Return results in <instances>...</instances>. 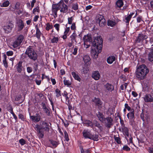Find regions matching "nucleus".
Instances as JSON below:
<instances>
[{
  "label": "nucleus",
  "instance_id": "obj_56",
  "mask_svg": "<svg viewBox=\"0 0 153 153\" xmlns=\"http://www.w3.org/2000/svg\"><path fill=\"white\" fill-rule=\"evenodd\" d=\"M27 70L28 73H30L32 71L33 69L31 67H28L27 68Z\"/></svg>",
  "mask_w": 153,
  "mask_h": 153
},
{
  "label": "nucleus",
  "instance_id": "obj_46",
  "mask_svg": "<svg viewBox=\"0 0 153 153\" xmlns=\"http://www.w3.org/2000/svg\"><path fill=\"white\" fill-rule=\"evenodd\" d=\"M10 4L9 1H7L4 2L2 4H1V7H7Z\"/></svg>",
  "mask_w": 153,
  "mask_h": 153
},
{
  "label": "nucleus",
  "instance_id": "obj_21",
  "mask_svg": "<svg viewBox=\"0 0 153 153\" xmlns=\"http://www.w3.org/2000/svg\"><path fill=\"white\" fill-rule=\"evenodd\" d=\"M99 120L101 122H103L105 118L104 117V116L103 114L100 112H99L97 114H96Z\"/></svg>",
  "mask_w": 153,
  "mask_h": 153
},
{
  "label": "nucleus",
  "instance_id": "obj_64",
  "mask_svg": "<svg viewBox=\"0 0 153 153\" xmlns=\"http://www.w3.org/2000/svg\"><path fill=\"white\" fill-rule=\"evenodd\" d=\"M87 43H85L84 42V47H85L86 48H89L90 46V44H86Z\"/></svg>",
  "mask_w": 153,
  "mask_h": 153
},
{
  "label": "nucleus",
  "instance_id": "obj_50",
  "mask_svg": "<svg viewBox=\"0 0 153 153\" xmlns=\"http://www.w3.org/2000/svg\"><path fill=\"white\" fill-rule=\"evenodd\" d=\"M19 142L22 146L24 145L26 143L25 141L23 139H21L19 140Z\"/></svg>",
  "mask_w": 153,
  "mask_h": 153
},
{
  "label": "nucleus",
  "instance_id": "obj_57",
  "mask_svg": "<svg viewBox=\"0 0 153 153\" xmlns=\"http://www.w3.org/2000/svg\"><path fill=\"white\" fill-rule=\"evenodd\" d=\"M20 6V3L19 2H17L16 3V4L15 5V6L14 7V9H18L19 8Z\"/></svg>",
  "mask_w": 153,
  "mask_h": 153
},
{
  "label": "nucleus",
  "instance_id": "obj_34",
  "mask_svg": "<svg viewBox=\"0 0 153 153\" xmlns=\"http://www.w3.org/2000/svg\"><path fill=\"white\" fill-rule=\"evenodd\" d=\"M94 124L95 126L97 127L100 130L102 131V127L100 123L97 121H95Z\"/></svg>",
  "mask_w": 153,
  "mask_h": 153
},
{
  "label": "nucleus",
  "instance_id": "obj_40",
  "mask_svg": "<svg viewBox=\"0 0 153 153\" xmlns=\"http://www.w3.org/2000/svg\"><path fill=\"white\" fill-rule=\"evenodd\" d=\"M44 112L46 114V115L48 116H51V113H50V110L48 108H46L43 110Z\"/></svg>",
  "mask_w": 153,
  "mask_h": 153
},
{
  "label": "nucleus",
  "instance_id": "obj_9",
  "mask_svg": "<svg viewBox=\"0 0 153 153\" xmlns=\"http://www.w3.org/2000/svg\"><path fill=\"white\" fill-rule=\"evenodd\" d=\"M113 120L111 117H108L105 119L103 122L105 123V126L110 128L113 125Z\"/></svg>",
  "mask_w": 153,
  "mask_h": 153
},
{
  "label": "nucleus",
  "instance_id": "obj_39",
  "mask_svg": "<svg viewBox=\"0 0 153 153\" xmlns=\"http://www.w3.org/2000/svg\"><path fill=\"white\" fill-rule=\"evenodd\" d=\"M55 92L56 94V97L58 98L61 96V92L58 88H56L55 90Z\"/></svg>",
  "mask_w": 153,
  "mask_h": 153
},
{
  "label": "nucleus",
  "instance_id": "obj_43",
  "mask_svg": "<svg viewBox=\"0 0 153 153\" xmlns=\"http://www.w3.org/2000/svg\"><path fill=\"white\" fill-rule=\"evenodd\" d=\"M53 27V26L52 25H50L49 23H48L46 24V27L45 29L47 30L48 31L50 29H51Z\"/></svg>",
  "mask_w": 153,
  "mask_h": 153
},
{
  "label": "nucleus",
  "instance_id": "obj_58",
  "mask_svg": "<svg viewBox=\"0 0 153 153\" xmlns=\"http://www.w3.org/2000/svg\"><path fill=\"white\" fill-rule=\"evenodd\" d=\"M13 53L12 51H9L6 52V54L8 56H11L13 55Z\"/></svg>",
  "mask_w": 153,
  "mask_h": 153
},
{
  "label": "nucleus",
  "instance_id": "obj_44",
  "mask_svg": "<svg viewBox=\"0 0 153 153\" xmlns=\"http://www.w3.org/2000/svg\"><path fill=\"white\" fill-rule=\"evenodd\" d=\"M59 41V39L58 37H54L53 39L51 40V43H57Z\"/></svg>",
  "mask_w": 153,
  "mask_h": 153
},
{
  "label": "nucleus",
  "instance_id": "obj_20",
  "mask_svg": "<svg viewBox=\"0 0 153 153\" xmlns=\"http://www.w3.org/2000/svg\"><path fill=\"white\" fill-rule=\"evenodd\" d=\"M127 117L128 119L132 120L134 119V110L133 109H132L131 111L127 114Z\"/></svg>",
  "mask_w": 153,
  "mask_h": 153
},
{
  "label": "nucleus",
  "instance_id": "obj_30",
  "mask_svg": "<svg viewBox=\"0 0 153 153\" xmlns=\"http://www.w3.org/2000/svg\"><path fill=\"white\" fill-rule=\"evenodd\" d=\"M4 59L3 60V62L4 66L7 68L8 67V63L6 59L7 56L5 54H4L3 55Z\"/></svg>",
  "mask_w": 153,
  "mask_h": 153
},
{
  "label": "nucleus",
  "instance_id": "obj_23",
  "mask_svg": "<svg viewBox=\"0 0 153 153\" xmlns=\"http://www.w3.org/2000/svg\"><path fill=\"white\" fill-rule=\"evenodd\" d=\"M88 70V67L87 65H85L81 69L80 71L82 74H85L87 73Z\"/></svg>",
  "mask_w": 153,
  "mask_h": 153
},
{
  "label": "nucleus",
  "instance_id": "obj_55",
  "mask_svg": "<svg viewBox=\"0 0 153 153\" xmlns=\"http://www.w3.org/2000/svg\"><path fill=\"white\" fill-rule=\"evenodd\" d=\"M19 118L22 121H24L25 118L24 115L22 114H19L18 115Z\"/></svg>",
  "mask_w": 153,
  "mask_h": 153
},
{
  "label": "nucleus",
  "instance_id": "obj_17",
  "mask_svg": "<svg viewBox=\"0 0 153 153\" xmlns=\"http://www.w3.org/2000/svg\"><path fill=\"white\" fill-rule=\"evenodd\" d=\"M92 77L96 80H97L100 78V75L98 71H94L92 74Z\"/></svg>",
  "mask_w": 153,
  "mask_h": 153
},
{
  "label": "nucleus",
  "instance_id": "obj_8",
  "mask_svg": "<svg viewBox=\"0 0 153 153\" xmlns=\"http://www.w3.org/2000/svg\"><path fill=\"white\" fill-rule=\"evenodd\" d=\"M41 112L39 113H37L34 115H30V118L31 120L34 123H38L39 121H42L41 115Z\"/></svg>",
  "mask_w": 153,
  "mask_h": 153
},
{
  "label": "nucleus",
  "instance_id": "obj_16",
  "mask_svg": "<svg viewBox=\"0 0 153 153\" xmlns=\"http://www.w3.org/2000/svg\"><path fill=\"white\" fill-rule=\"evenodd\" d=\"M22 61H19L15 66L16 69L18 72L19 73H21L23 69V67L22 66Z\"/></svg>",
  "mask_w": 153,
  "mask_h": 153
},
{
  "label": "nucleus",
  "instance_id": "obj_59",
  "mask_svg": "<svg viewBox=\"0 0 153 153\" xmlns=\"http://www.w3.org/2000/svg\"><path fill=\"white\" fill-rule=\"evenodd\" d=\"M125 108L126 109H127L128 111L131 110V107L128 105V104L127 103H126L125 104Z\"/></svg>",
  "mask_w": 153,
  "mask_h": 153
},
{
  "label": "nucleus",
  "instance_id": "obj_49",
  "mask_svg": "<svg viewBox=\"0 0 153 153\" xmlns=\"http://www.w3.org/2000/svg\"><path fill=\"white\" fill-rule=\"evenodd\" d=\"M131 18V16H129V15H128V16L126 17L125 18V20H126V23H128V24Z\"/></svg>",
  "mask_w": 153,
  "mask_h": 153
},
{
  "label": "nucleus",
  "instance_id": "obj_7",
  "mask_svg": "<svg viewBox=\"0 0 153 153\" xmlns=\"http://www.w3.org/2000/svg\"><path fill=\"white\" fill-rule=\"evenodd\" d=\"M59 9L61 12L66 13L68 11V7L64 3L63 0H61L58 3Z\"/></svg>",
  "mask_w": 153,
  "mask_h": 153
},
{
  "label": "nucleus",
  "instance_id": "obj_37",
  "mask_svg": "<svg viewBox=\"0 0 153 153\" xmlns=\"http://www.w3.org/2000/svg\"><path fill=\"white\" fill-rule=\"evenodd\" d=\"M24 37L23 35H20L18 37L16 40L21 43L24 39Z\"/></svg>",
  "mask_w": 153,
  "mask_h": 153
},
{
  "label": "nucleus",
  "instance_id": "obj_48",
  "mask_svg": "<svg viewBox=\"0 0 153 153\" xmlns=\"http://www.w3.org/2000/svg\"><path fill=\"white\" fill-rule=\"evenodd\" d=\"M130 149V148L127 145L124 146L123 148V149L126 151H129Z\"/></svg>",
  "mask_w": 153,
  "mask_h": 153
},
{
  "label": "nucleus",
  "instance_id": "obj_25",
  "mask_svg": "<svg viewBox=\"0 0 153 153\" xmlns=\"http://www.w3.org/2000/svg\"><path fill=\"white\" fill-rule=\"evenodd\" d=\"M115 58L114 56H109L107 59V62L109 64H112L114 61H115Z\"/></svg>",
  "mask_w": 153,
  "mask_h": 153
},
{
  "label": "nucleus",
  "instance_id": "obj_26",
  "mask_svg": "<svg viewBox=\"0 0 153 153\" xmlns=\"http://www.w3.org/2000/svg\"><path fill=\"white\" fill-rule=\"evenodd\" d=\"M71 74L73 76V77L74 78V79L79 82H80L81 79L78 75L76 73L74 72H71Z\"/></svg>",
  "mask_w": 153,
  "mask_h": 153
},
{
  "label": "nucleus",
  "instance_id": "obj_10",
  "mask_svg": "<svg viewBox=\"0 0 153 153\" xmlns=\"http://www.w3.org/2000/svg\"><path fill=\"white\" fill-rule=\"evenodd\" d=\"M35 129L38 133V135L40 138H42L43 137L44 134L43 129L40 128V126L38 124L36 125Z\"/></svg>",
  "mask_w": 153,
  "mask_h": 153
},
{
  "label": "nucleus",
  "instance_id": "obj_52",
  "mask_svg": "<svg viewBox=\"0 0 153 153\" xmlns=\"http://www.w3.org/2000/svg\"><path fill=\"white\" fill-rule=\"evenodd\" d=\"M137 22L140 23L141 21L143 22V21L142 20V16H139L137 18Z\"/></svg>",
  "mask_w": 153,
  "mask_h": 153
},
{
  "label": "nucleus",
  "instance_id": "obj_4",
  "mask_svg": "<svg viewBox=\"0 0 153 153\" xmlns=\"http://www.w3.org/2000/svg\"><path fill=\"white\" fill-rule=\"evenodd\" d=\"M82 134L83 136L85 139L89 138L96 141L98 140V135L97 134L94 135L92 134L91 131L88 130H84L82 132Z\"/></svg>",
  "mask_w": 153,
  "mask_h": 153
},
{
  "label": "nucleus",
  "instance_id": "obj_61",
  "mask_svg": "<svg viewBox=\"0 0 153 153\" xmlns=\"http://www.w3.org/2000/svg\"><path fill=\"white\" fill-rule=\"evenodd\" d=\"M42 106V108L43 110L45 109L46 108H47L45 103L44 102H42L41 104Z\"/></svg>",
  "mask_w": 153,
  "mask_h": 153
},
{
  "label": "nucleus",
  "instance_id": "obj_24",
  "mask_svg": "<svg viewBox=\"0 0 153 153\" xmlns=\"http://www.w3.org/2000/svg\"><path fill=\"white\" fill-rule=\"evenodd\" d=\"M76 33L75 31H74L72 34V35H71L70 36L71 42H72V43H74V42H75L76 43L77 42L76 39Z\"/></svg>",
  "mask_w": 153,
  "mask_h": 153
},
{
  "label": "nucleus",
  "instance_id": "obj_60",
  "mask_svg": "<svg viewBox=\"0 0 153 153\" xmlns=\"http://www.w3.org/2000/svg\"><path fill=\"white\" fill-rule=\"evenodd\" d=\"M78 48L76 47L74 49V51L72 53V54L74 55H76L77 53Z\"/></svg>",
  "mask_w": 153,
  "mask_h": 153
},
{
  "label": "nucleus",
  "instance_id": "obj_22",
  "mask_svg": "<svg viewBox=\"0 0 153 153\" xmlns=\"http://www.w3.org/2000/svg\"><path fill=\"white\" fill-rule=\"evenodd\" d=\"M82 123L87 126H89L91 128L93 127V124L92 122L89 120H85Z\"/></svg>",
  "mask_w": 153,
  "mask_h": 153
},
{
  "label": "nucleus",
  "instance_id": "obj_11",
  "mask_svg": "<svg viewBox=\"0 0 153 153\" xmlns=\"http://www.w3.org/2000/svg\"><path fill=\"white\" fill-rule=\"evenodd\" d=\"M147 38L148 36L146 35L140 33L137 38L136 40H135V42L136 43L141 42L144 40L147 39Z\"/></svg>",
  "mask_w": 153,
  "mask_h": 153
},
{
  "label": "nucleus",
  "instance_id": "obj_6",
  "mask_svg": "<svg viewBox=\"0 0 153 153\" xmlns=\"http://www.w3.org/2000/svg\"><path fill=\"white\" fill-rule=\"evenodd\" d=\"M41 123L40 124V128L44 130V131L49 132L50 127L51 126V123H48L45 121H41Z\"/></svg>",
  "mask_w": 153,
  "mask_h": 153
},
{
  "label": "nucleus",
  "instance_id": "obj_47",
  "mask_svg": "<svg viewBox=\"0 0 153 153\" xmlns=\"http://www.w3.org/2000/svg\"><path fill=\"white\" fill-rule=\"evenodd\" d=\"M64 136H65L64 137H65V140L67 141H68L69 140L68 134L67 132V131L65 130L64 131Z\"/></svg>",
  "mask_w": 153,
  "mask_h": 153
},
{
  "label": "nucleus",
  "instance_id": "obj_35",
  "mask_svg": "<svg viewBox=\"0 0 153 153\" xmlns=\"http://www.w3.org/2000/svg\"><path fill=\"white\" fill-rule=\"evenodd\" d=\"M140 117L143 121L144 122L146 120H147L148 119L149 117L147 116L146 114H144L142 112L140 114Z\"/></svg>",
  "mask_w": 153,
  "mask_h": 153
},
{
  "label": "nucleus",
  "instance_id": "obj_28",
  "mask_svg": "<svg viewBox=\"0 0 153 153\" xmlns=\"http://www.w3.org/2000/svg\"><path fill=\"white\" fill-rule=\"evenodd\" d=\"M83 60L85 64H89V62L91 59L88 55H85L83 56Z\"/></svg>",
  "mask_w": 153,
  "mask_h": 153
},
{
  "label": "nucleus",
  "instance_id": "obj_3",
  "mask_svg": "<svg viewBox=\"0 0 153 153\" xmlns=\"http://www.w3.org/2000/svg\"><path fill=\"white\" fill-rule=\"evenodd\" d=\"M25 54L27 55L31 60L35 61L38 58V55L33 48L32 46H30L26 49Z\"/></svg>",
  "mask_w": 153,
  "mask_h": 153
},
{
  "label": "nucleus",
  "instance_id": "obj_63",
  "mask_svg": "<svg viewBox=\"0 0 153 153\" xmlns=\"http://www.w3.org/2000/svg\"><path fill=\"white\" fill-rule=\"evenodd\" d=\"M76 28L75 24V23H73L72 24V25L71 26V29L72 30H74Z\"/></svg>",
  "mask_w": 153,
  "mask_h": 153
},
{
  "label": "nucleus",
  "instance_id": "obj_62",
  "mask_svg": "<svg viewBox=\"0 0 153 153\" xmlns=\"http://www.w3.org/2000/svg\"><path fill=\"white\" fill-rule=\"evenodd\" d=\"M70 29V27H67L66 29L65 30V31L64 32V34H67L68 32L69 31Z\"/></svg>",
  "mask_w": 153,
  "mask_h": 153
},
{
  "label": "nucleus",
  "instance_id": "obj_41",
  "mask_svg": "<svg viewBox=\"0 0 153 153\" xmlns=\"http://www.w3.org/2000/svg\"><path fill=\"white\" fill-rule=\"evenodd\" d=\"M116 24V23L112 21L108 20V25L111 27L114 26Z\"/></svg>",
  "mask_w": 153,
  "mask_h": 153
},
{
  "label": "nucleus",
  "instance_id": "obj_54",
  "mask_svg": "<svg viewBox=\"0 0 153 153\" xmlns=\"http://www.w3.org/2000/svg\"><path fill=\"white\" fill-rule=\"evenodd\" d=\"M59 24H56L54 25V27H55V29L58 32H59Z\"/></svg>",
  "mask_w": 153,
  "mask_h": 153
},
{
  "label": "nucleus",
  "instance_id": "obj_18",
  "mask_svg": "<svg viewBox=\"0 0 153 153\" xmlns=\"http://www.w3.org/2000/svg\"><path fill=\"white\" fill-rule=\"evenodd\" d=\"M51 146L49 145L48 147L52 148H55L59 144V142L53 140H49Z\"/></svg>",
  "mask_w": 153,
  "mask_h": 153
},
{
  "label": "nucleus",
  "instance_id": "obj_14",
  "mask_svg": "<svg viewBox=\"0 0 153 153\" xmlns=\"http://www.w3.org/2000/svg\"><path fill=\"white\" fill-rule=\"evenodd\" d=\"M143 99L145 102H153V94H147L144 97Z\"/></svg>",
  "mask_w": 153,
  "mask_h": 153
},
{
  "label": "nucleus",
  "instance_id": "obj_19",
  "mask_svg": "<svg viewBox=\"0 0 153 153\" xmlns=\"http://www.w3.org/2000/svg\"><path fill=\"white\" fill-rule=\"evenodd\" d=\"M104 87L106 90L108 91H112L114 90L113 85L108 83H107L104 85Z\"/></svg>",
  "mask_w": 153,
  "mask_h": 153
},
{
  "label": "nucleus",
  "instance_id": "obj_27",
  "mask_svg": "<svg viewBox=\"0 0 153 153\" xmlns=\"http://www.w3.org/2000/svg\"><path fill=\"white\" fill-rule=\"evenodd\" d=\"M122 129L124 134H125L127 137H128L129 134L128 128L125 126H123Z\"/></svg>",
  "mask_w": 153,
  "mask_h": 153
},
{
  "label": "nucleus",
  "instance_id": "obj_15",
  "mask_svg": "<svg viewBox=\"0 0 153 153\" xmlns=\"http://www.w3.org/2000/svg\"><path fill=\"white\" fill-rule=\"evenodd\" d=\"M59 10V9L58 4H53L52 6V12L54 14V18H56L57 17V12Z\"/></svg>",
  "mask_w": 153,
  "mask_h": 153
},
{
  "label": "nucleus",
  "instance_id": "obj_53",
  "mask_svg": "<svg viewBox=\"0 0 153 153\" xmlns=\"http://www.w3.org/2000/svg\"><path fill=\"white\" fill-rule=\"evenodd\" d=\"M73 20V17L72 16L68 18V23L69 24H72V21Z\"/></svg>",
  "mask_w": 153,
  "mask_h": 153
},
{
  "label": "nucleus",
  "instance_id": "obj_13",
  "mask_svg": "<svg viewBox=\"0 0 153 153\" xmlns=\"http://www.w3.org/2000/svg\"><path fill=\"white\" fill-rule=\"evenodd\" d=\"M13 26V25L12 23H9L7 25L4 26L3 27V29L5 33H8L11 32Z\"/></svg>",
  "mask_w": 153,
  "mask_h": 153
},
{
  "label": "nucleus",
  "instance_id": "obj_51",
  "mask_svg": "<svg viewBox=\"0 0 153 153\" xmlns=\"http://www.w3.org/2000/svg\"><path fill=\"white\" fill-rule=\"evenodd\" d=\"M39 11H40V10H39V7H36L35 8H34L33 10V13L34 14H35V13L37 12H38V13H39Z\"/></svg>",
  "mask_w": 153,
  "mask_h": 153
},
{
  "label": "nucleus",
  "instance_id": "obj_2",
  "mask_svg": "<svg viewBox=\"0 0 153 153\" xmlns=\"http://www.w3.org/2000/svg\"><path fill=\"white\" fill-rule=\"evenodd\" d=\"M149 72V70L146 66L142 65L137 67L135 75L139 80H143L145 78Z\"/></svg>",
  "mask_w": 153,
  "mask_h": 153
},
{
  "label": "nucleus",
  "instance_id": "obj_32",
  "mask_svg": "<svg viewBox=\"0 0 153 153\" xmlns=\"http://www.w3.org/2000/svg\"><path fill=\"white\" fill-rule=\"evenodd\" d=\"M36 37L38 39H39L42 33L37 25L36 26Z\"/></svg>",
  "mask_w": 153,
  "mask_h": 153
},
{
  "label": "nucleus",
  "instance_id": "obj_33",
  "mask_svg": "<svg viewBox=\"0 0 153 153\" xmlns=\"http://www.w3.org/2000/svg\"><path fill=\"white\" fill-rule=\"evenodd\" d=\"M148 59L150 62L153 61V48L151 50L148 55Z\"/></svg>",
  "mask_w": 153,
  "mask_h": 153
},
{
  "label": "nucleus",
  "instance_id": "obj_36",
  "mask_svg": "<svg viewBox=\"0 0 153 153\" xmlns=\"http://www.w3.org/2000/svg\"><path fill=\"white\" fill-rule=\"evenodd\" d=\"M72 8L74 10L76 11L78 9V5L77 3H74L72 4Z\"/></svg>",
  "mask_w": 153,
  "mask_h": 153
},
{
  "label": "nucleus",
  "instance_id": "obj_1",
  "mask_svg": "<svg viewBox=\"0 0 153 153\" xmlns=\"http://www.w3.org/2000/svg\"><path fill=\"white\" fill-rule=\"evenodd\" d=\"M83 39L85 43L89 42L92 44L91 54L94 58H97L99 53L102 51L103 42L102 38L100 36L95 37L93 41L91 36L88 34L84 36Z\"/></svg>",
  "mask_w": 153,
  "mask_h": 153
},
{
  "label": "nucleus",
  "instance_id": "obj_12",
  "mask_svg": "<svg viewBox=\"0 0 153 153\" xmlns=\"http://www.w3.org/2000/svg\"><path fill=\"white\" fill-rule=\"evenodd\" d=\"M16 24L18 31L19 32L21 31L25 26V24L23 21L21 19L17 20Z\"/></svg>",
  "mask_w": 153,
  "mask_h": 153
},
{
  "label": "nucleus",
  "instance_id": "obj_31",
  "mask_svg": "<svg viewBox=\"0 0 153 153\" xmlns=\"http://www.w3.org/2000/svg\"><path fill=\"white\" fill-rule=\"evenodd\" d=\"M123 5V2L122 0H118L116 3V5L117 7L120 8Z\"/></svg>",
  "mask_w": 153,
  "mask_h": 153
},
{
  "label": "nucleus",
  "instance_id": "obj_29",
  "mask_svg": "<svg viewBox=\"0 0 153 153\" xmlns=\"http://www.w3.org/2000/svg\"><path fill=\"white\" fill-rule=\"evenodd\" d=\"M93 101L95 103L96 105L98 106H100L102 104V102L99 98H95Z\"/></svg>",
  "mask_w": 153,
  "mask_h": 153
},
{
  "label": "nucleus",
  "instance_id": "obj_38",
  "mask_svg": "<svg viewBox=\"0 0 153 153\" xmlns=\"http://www.w3.org/2000/svg\"><path fill=\"white\" fill-rule=\"evenodd\" d=\"M114 138L115 141L118 144H120L121 143V142L120 140V139L119 137H117L115 135H114Z\"/></svg>",
  "mask_w": 153,
  "mask_h": 153
},
{
  "label": "nucleus",
  "instance_id": "obj_42",
  "mask_svg": "<svg viewBox=\"0 0 153 153\" xmlns=\"http://www.w3.org/2000/svg\"><path fill=\"white\" fill-rule=\"evenodd\" d=\"M20 44H21V43L20 42H19V41H17V40H16L13 43V47L15 48H16L18 46H19Z\"/></svg>",
  "mask_w": 153,
  "mask_h": 153
},
{
  "label": "nucleus",
  "instance_id": "obj_5",
  "mask_svg": "<svg viewBox=\"0 0 153 153\" xmlns=\"http://www.w3.org/2000/svg\"><path fill=\"white\" fill-rule=\"evenodd\" d=\"M96 22L97 24H98L100 27H103L106 24V21L104 17L101 15H98L97 16Z\"/></svg>",
  "mask_w": 153,
  "mask_h": 153
},
{
  "label": "nucleus",
  "instance_id": "obj_45",
  "mask_svg": "<svg viewBox=\"0 0 153 153\" xmlns=\"http://www.w3.org/2000/svg\"><path fill=\"white\" fill-rule=\"evenodd\" d=\"M64 84L65 85H67L69 86L71 85V82L69 80H67L65 79L63 81Z\"/></svg>",
  "mask_w": 153,
  "mask_h": 153
}]
</instances>
